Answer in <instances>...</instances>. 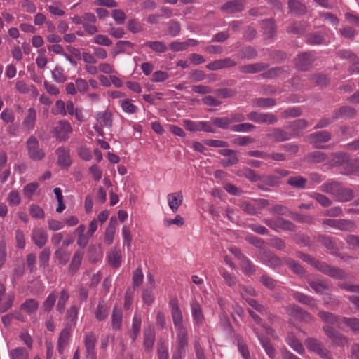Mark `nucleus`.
I'll return each mask as SVG.
<instances>
[{
    "label": "nucleus",
    "mask_w": 359,
    "mask_h": 359,
    "mask_svg": "<svg viewBox=\"0 0 359 359\" xmlns=\"http://www.w3.org/2000/svg\"><path fill=\"white\" fill-rule=\"evenodd\" d=\"M245 120V117L243 114L232 113L224 117H215L212 119V121L219 128L231 130L233 123L243 122Z\"/></svg>",
    "instance_id": "obj_1"
},
{
    "label": "nucleus",
    "mask_w": 359,
    "mask_h": 359,
    "mask_svg": "<svg viewBox=\"0 0 359 359\" xmlns=\"http://www.w3.org/2000/svg\"><path fill=\"white\" fill-rule=\"evenodd\" d=\"M312 266L324 274L334 278L345 279L346 278L344 271L337 267L331 266L321 261L315 259Z\"/></svg>",
    "instance_id": "obj_2"
},
{
    "label": "nucleus",
    "mask_w": 359,
    "mask_h": 359,
    "mask_svg": "<svg viewBox=\"0 0 359 359\" xmlns=\"http://www.w3.org/2000/svg\"><path fill=\"white\" fill-rule=\"evenodd\" d=\"M183 126L187 130L190 132L203 131L206 133H215V130L209 121H194L189 119L183 121Z\"/></svg>",
    "instance_id": "obj_3"
},
{
    "label": "nucleus",
    "mask_w": 359,
    "mask_h": 359,
    "mask_svg": "<svg viewBox=\"0 0 359 359\" xmlns=\"http://www.w3.org/2000/svg\"><path fill=\"white\" fill-rule=\"evenodd\" d=\"M249 121L257 123H266L268 125L275 124L278 121V118L272 113H262L257 111H251L247 115Z\"/></svg>",
    "instance_id": "obj_4"
},
{
    "label": "nucleus",
    "mask_w": 359,
    "mask_h": 359,
    "mask_svg": "<svg viewBox=\"0 0 359 359\" xmlns=\"http://www.w3.org/2000/svg\"><path fill=\"white\" fill-rule=\"evenodd\" d=\"M323 330L325 334L332 340L333 344L339 346H344L348 343V339L330 325H325Z\"/></svg>",
    "instance_id": "obj_5"
},
{
    "label": "nucleus",
    "mask_w": 359,
    "mask_h": 359,
    "mask_svg": "<svg viewBox=\"0 0 359 359\" xmlns=\"http://www.w3.org/2000/svg\"><path fill=\"white\" fill-rule=\"evenodd\" d=\"M97 342V336L93 332L87 333L84 335L83 343L86 351V357L88 359H97L95 346Z\"/></svg>",
    "instance_id": "obj_6"
},
{
    "label": "nucleus",
    "mask_w": 359,
    "mask_h": 359,
    "mask_svg": "<svg viewBox=\"0 0 359 359\" xmlns=\"http://www.w3.org/2000/svg\"><path fill=\"white\" fill-rule=\"evenodd\" d=\"M190 307L193 323L195 327L202 326L204 322V316L201 305L196 299H192L190 302Z\"/></svg>",
    "instance_id": "obj_7"
},
{
    "label": "nucleus",
    "mask_w": 359,
    "mask_h": 359,
    "mask_svg": "<svg viewBox=\"0 0 359 359\" xmlns=\"http://www.w3.org/2000/svg\"><path fill=\"white\" fill-rule=\"evenodd\" d=\"M286 312L291 316L303 322H310L313 316L297 305H289L285 308Z\"/></svg>",
    "instance_id": "obj_8"
},
{
    "label": "nucleus",
    "mask_w": 359,
    "mask_h": 359,
    "mask_svg": "<svg viewBox=\"0 0 359 359\" xmlns=\"http://www.w3.org/2000/svg\"><path fill=\"white\" fill-rule=\"evenodd\" d=\"M72 329V325L67 324L59 334L57 340V351L60 355L63 354L65 348L69 345Z\"/></svg>",
    "instance_id": "obj_9"
},
{
    "label": "nucleus",
    "mask_w": 359,
    "mask_h": 359,
    "mask_svg": "<svg viewBox=\"0 0 359 359\" xmlns=\"http://www.w3.org/2000/svg\"><path fill=\"white\" fill-rule=\"evenodd\" d=\"M72 130V126L67 121L60 120L54 127L53 133L57 139L65 140L68 138Z\"/></svg>",
    "instance_id": "obj_10"
},
{
    "label": "nucleus",
    "mask_w": 359,
    "mask_h": 359,
    "mask_svg": "<svg viewBox=\"0 0 359 359\" xmlns=\"http://www.w3.org/2000/svg\"><path fill=\"white\" fill-rule=\"evenodd\" d=\"M315 55L313 53H302L295 59L297 67L302 71H306L311 66L315 60Z\"/></svg>",
    "instance_id": "obj_11"
},
{
    "label": "nucleus",
    "mask_w": 359,
    "mask_h": 359,
    "mask_svg": "<svg viewBox=\"0 0 359 359\" xmlns=\"http://www.w3.org/2000/svg\"><path fill=\"white\" fill-rule=\"evenodd\" d=\"M322 223L323 225L329 226L342 231H350L354 226L352 222L342 219H324Z\"/></svg>",
    "instance_id": "obj_12"
},
{
    "label": "nucleus",
    "mask_w": 359,
    "mask_h": 359,
    "mask_svg": "<svg viewBox=\"0 0 359 359\" xmlns=\"http://www.w3.org/2000/svg\"><path fill=\"white\" fill-rule=\"evenodd\" d=\"M31 238L38 248H42L48 241V235L42 228L36 227L32 230Z\"/></svg>",
    "instance_id": "obj_13"
},
{
    "label": "nucleus",
    "mask_w": 359,
    "mask_h": 359,
    "mask_svg": "<svg viewBox=\"0 0 359 359\" xmlns=\"http://www.w3.org/2000/svg\"><path fill=\"white\" fill-rule=\"evenodd\" d=\"M264 223L271 229L276 231L279 229L290 230L293 226L292 222L279 217L271 219H266L264 220Z\"/></svg>",
    "instance_id": "obj_14"
},
{
    "label": "nucleus",
    "mask_w": 359,
    "mask_h": 359,
    "mask_svg": "<svg viewBox=\"0 0 359 359\" xmlns=\"http://www.w3.org/2000/svg\"><path fill=\"white\" fill-rule=\"evenodd\" d=\"M310 142L316 148H322L323 144L328 142L331 139V134L328 131H319L313 133L310 135Z\"/></svg>",
    "instance_id": "obj_15"
},
{
    "label": "nucleus",
    "mask_w": 359,
    "mask_h": 359,
    "mask_svg": "<svg viewBox=\"0 0 359 359\" xmlns=\"http://www.w3.org/2000/svg\"><path fill=\"white\" fill-rule=\"evenodd\" d=\"M171 315L173 324L175 328L185 327L183 323V316L177 301L174 300L170 302Z\"/></svg>",
    "instance_id": "obj_16"
},
{
    "label": "nucleus",
    "mask_w": 359,
    "mask_h": 359,
    "mask_svg": "<svg viewBox=\"0 0 359 359\" xmlns=\"http://www.w3.org/2000/svg\"><path fill=\"white\" fill-rule=\"evenodd\" d=\"M167 201L169 208L172 212L176 213L183 202V195L182 191L170 193L167 196Z\"/></svg>",
    "instance_id": "obj_17"
},
{
    "label": "nucleus",
    "mask_w": 359,
    "mask_h": 359,
    "mask_svg": "<svg viewBox=\"0 0 359 359\" xmlns=\"http://www.w3.org/2000/svg\"><path fill=\"white\" fill-rule=\"evenodd\" d=\"M259 257L261 261L271 268H276L281 265L280 259L274 254L262 251L260 252Z\"/></svg>",
    "instance_id": "obj_18"
},
{
    "label": "nucleus",
    "mask_w": 359,
    "mask_h": 359,
    "mask_svg": "<svg viewBox=\"0 0 359 359\" xmlns=\"http://www.w3.org/2000/svg\"><path fill=\"white\" fill-rule=\"evenodd\" d=\"M307 282L316 294H323L329 290L327 282L322 278H309Z\"/></svg>",
    "instance_id": "obj_19"
},
{
    "label": "nucleus",
    "mask_w": 359,
    "mask_h": 359,
    "mask_svg": "<svg viewBox=\"0 0 359 359\" xmlns=\"http://www.w3.org/2000/svg\"><path fill=\"white\" fill-rule=\"evenodd\" d=\"M27 149L29 151V154L31 157H43L44 153L43 151L39 149V144L37 139L31 136L27 140Z\"/></svg>",
    "instance_id": "obj_20"
},
{
    "label": "nucleus",
    "mask_w": 359,
    "mask_h": 359,
    "mask_svg": "<svg viewBox=\"0 0 359 359\" xmlns=\"http://www.w3.org/2000/svg\"><path fill=\"white\" fill-rule=\"evenodd\" d=\"M221 9L226 13H235L243 11V4L241 1L233 0L224 4Z\"/></svg>",
    "instance_id": "obj_21"
},
{
    "label": "nucleus",
    "mask_w": 359,
    "mask_h": 359,
    "mask_svg": "<svg viewBox=\"0 0 359 359\" xmlns=\"http://www.w3.org/2000/svg\"><path fill=\"white\" fill-rule=\"evenodd\" d=\"M292 297L301 304L307 305L313 309H317L316 300L312 297L304 294L300 292H294Z\"/></svg>",
    "instance_id": "obj_22"
},
{
    "label": "nucleus",
    "mask_w": 359,
    "mask_h": 359,
    "mask_svg": "<svg viewBox=\"0 0 359 359\" xmlns=\"http://www.w3.org/2000/svg\"><path fill=\"white\" fill-rule=\"evenodd\" d=\"M36 119V111L34 107L27 110V114L23 120L22 125L28 130H33Z\"/></svg>",
    "instance_id": "obj_23"
},
{
    "label": "nucleus",
    "mask_w": 359,
    "mask_h": 359,
    "mask_svg": "<svg viewBox=\"0 0 359 359\" xmlns=\"http://www.w3.org/2000/svg\"><path fill=\"white\" fill-rule=\"evenodd\" d=\"M268 136L277 142H283L290 138V134L281 128H273L268 134Z\"/></svg>",
    "instance_id": "obj_24"
},
{
    "label": "nucleus",
    "mask_w": 359,
    "mask_h": 359,
    "mask_svg": "<svg viewBox=\"0 0 359 359\" xmlns=\"http://www.w3.org/2000/svg\"><path fill=\"white\" fill-rule=\"evenodd\" d=\"M318 316L324 322L335 325L338 327H340L341 318L335 315L326 312L324 311H320L318 312Z\"/></svg>",
    "instance_id": "obj_25"
},
{
    "label": "nucleus",
    "mask_w": 359,
    "mask_h": 359,
    "mask_svg": "<svg viewBox=\"0 0 359 359\" xmlns=\"http://www.w3.org/2000/svg\"><path fill=\"white\" fill-rule=\"evenodd\" d=\"M96 119L101 126L109 128L112 125V114L109 111L98 112Z\"/></svg>",
    "instance_id": "obj_26"
},
{
    "label": "nucleus",
    "mask_w": 359,
    "mask_h": 359,
    "mask_svg": "<svg viewBox=\"0 0 359 359\" xmlns=\"http://www.w3.org/2000/svg\"><path fill=\"white\" fill-rule=\"evenodd\" d=\"M255 332L256 333L260 344H262L263 348L264 349L267 355L271 358L273 359L276 356V351L273 346L271 345V342L265 337H263L260 336L256 331L255 329H254Z\"/></svg>",
    "instance_id": "obj_27"
},
{
    "label": "nucleus",
    "mask_w": 359,
    "mask_h": 359,
    "mask_svg": "<svg viewBox=\"0 0 359 359\" xmlns=\"http://www.w3.org/2000/svg\"><path fill=\"white\" fill-rule=\"evenodd\" d=\"M356 114V110L351 107H342L339 109L336 110L334 113V119H338L340 118H351L355 116Z\"/></svg>",
    "instance_id": "obj_28"
},
{
    "label": "nucleus",
    "mask_w": 359,
    "mask_h": 359,
    "mask_svg": "<svg viewBox=\"0 0 359 359\" xmlns=\"http://www.w3.org/2000/svg\"><path fill=\"white\" fill-rule=\"evenodd\" d=\"M116 218L111 217L110 222L106 228L104 233V242L107 245H111L113 243L116 229Z\"/></svg>",
    "instance_id": "obj_29"
},
{
    "label": "nucleus",
    "mask_w": 359,
    "mask_h": 359,
    "mask_svg": "<svg viewBox=\"0 0 359 359\" xmlns=\"http://www.w3.org/2000/svg\"><path fill=\"white\" fill-rule=\"evenodd\" d=\"M318 241L326 248L331 254L335 253L336 241L334 238L328 236L320 235L318 237Z\"/></svg>",
    "instance_id": "obj_30"
},
{
    "label": "nucleus",
    "mask_w": 359,
    "mask_h": 359,
    "mask_svg": "<svg viewBox=\"0 0 359 359\" xmlns=\"http://www.w3.org/2000/svg\"><path fill=\"white\" fill-rule=\"evenodd\" d=\"M10 359H29V351L23 347H16L8 352Z\"/></svg>",
    "instance_id": "obj_31"
},
{
    "label": "nucleus",
    "mask_w": 359,
    "mask_h": 359,
    "mask_svg": "<svg viewBox=\"0 0 359 359\" xmlns=\"http://www.w3.org/2000/svg\"><path fill=\"white\" fill-rule=\"evenodd\" d=\"M341 322L354 333L359 334V318L356 317H342Z\"/></svg>",
    "instance_id": "obj_32"
},
{
    "label": "nucleus",
    "mask_w": 359,
    "mask_h": 359,
    "mask_svg": "<svg viewBox=\"0 0 359 359\" xmlns=\"http://www.w3.org/2000/svg\"><path fill=\"white\" fill-rule=\"evenodd\" d=\"M306 41L311 45H320L326 43L325 35L322 32L311 33L306 36Z\"/></svg>",
    "instance_id": "obj_33"
},
{
    "label": "nucleus",
    "mask_w": 359,
    "mask_h": 359,
    "mask_svg": "<svg viewBox=\"0 0 359 359\" xmlns=\"http://www.w3.org/2000/svg\"><path fill=\"white\" fill-rule=\"evenodd\" d=\"M177 343L179 349L184 348L187 345V330L186 327L176 328Z\"/></svg>",
    "instance_id": "obj_34"
},
{
    "label": "nucleus",
    "mask_w": 359,
    "mask_h": 359,
    "mask_svg": "<svg viewBox=\"0 0 359 359\" xmlns=\"http://www.w3.org/2000/svg\"><path fill=\"white\" fill-rule=\"evenodd\" d=\"M69 298V294L68 291L66 289L62 290L56 306V309L60 313L62 314L65 312L66 303Z\"/></svg>",
    "instance_id": "obj_35"
},
{
    "label": "nucleus",
    "mask_w": 359,
    "mask_h": 359,
    "mask_svg": "<svg viewBox=\"0 0 359 359\" xmlns=\"http://www.w3.org/2000/svg\"><path fill=\"white\" fill-rule=\"evenodd\" d=\"M265 65L261 63L245 65L240 67V71L245 74H255L262 71Z\"/></svg>",
    "instance_id": "obj_36"
},
{
    "label": "nucleus",
    "mask_w": 359,
    "mask_h": 359,
    "mask_svg": "<svg viewBox=\"0 0 359 359\" xmlns=\"http://www.w3.org/2000/svg\"><path fill=\"white\" fill-rule=\"evenodd\" d=\"M83 257V252L81 251H76L69 264V271L75 273L81 266Z\"/></svg>",
    "instance_id": "obj_37"
},
{
    "label": "nucleus",
    "mask_w": 359,
    "mask_h": 359,
    "mask_svg": "<svg viewBox=\"0 0 359 359\" xmlns=\"http://www.w3.org/2000/svg\"><path fill=\"white\" fill-rule=\"evenodd\" d=\"M155 340V334L152 330L145 331L144 334V346L147 352H150L153 348Z\"/></svg>",
    "instance_id": "obj_38"
},
{
    "label": "nucleus",
    "mask_w": 359,
    "mask_h": 359,
    "mask_svg": "<svg viewBox=\"0 0 359 359\" xmlns=\"http://www.w3.org/2000/svg\"><path fill=\"white\" fill-rule=\"evenodd\" d=\"M288 8L290 12L301 15L306 11L305 6L298 0H288Z\"/></svg>",
    "instance_id": "obj_39"
},
{
    "label": "nucleus",
    "mask_w": 359,
    "mask_h": 359,
    "mask_svg": "<svg viewBox=\"0 0 359 359\" xmlns=\"http://www.w3.org/2000/svg\"><path fill=\"white\" fill-rule=\"evenodd\" d=\"M353 191L351 189L339 187L336 197L339 201H348L353 198Z\"/></svg>",
    "instance_id": "obj_40"
},
{
    "label": "nucleus",
    "mask_w": 359,
    "mask_h": 359,
    "mask_svg": "<svg viewBox=\"0 0 359 359\" xmlns=\"http://www.w3.org/2000/svg\"><path fill=\"white\" fill-rule=\"evenodd\" d=\"M54 255L62 265H65L68 262L70 257V253L62 247H58L55 251Z\"/></svg>",
    "instance_id": "obj_41"
},
{
    "label": "nucleus",
    "mask_w": 359,
    "mask_h": 359,
    "mask_svg": "<svg viewBox=\"0 0 359 359\" xmlns=\"http://www.w3.org/2000/svg\"><path fill=\"white\" fill-rule=\"evenodd\" d=\"M39 307V303L34 299H28L21 305V310L25 312L31 314L35 312Z\"/></svg>",
    "instance_id": "obj_42"
},
{
    "label": "nucleus",
    "mask_w": 359,
    "mask_h": 359,
    "mask_svg": "<svg viewBox=\"0 0 359 359\" xmlns=\"http://www.w3.org/2000/svg\"><path fill=\"white\" fill-rule=\"evenodd\" d=\"M112 327L114 330H119L122 325V311L121 309L114 307L111 316Z\"/></svg>",
    "instance_id": "obj_43"
},
{
    "label": "nucleus",
    "mask_w": 359,
    "mask_h": 359,
    "mask_svg": "<svg viewBox=\"0 0 359 359\" xmlns=\"http://www.w3.org/2000/svg\"><path fill=\"white\" fill-rule=\"evenodd\" d=\"M143 46L149 47L154 52L156 53H164L167 50V46L161 41H146Z\"/></svg>",
    "instance_id": "obj_44"
},
{
    "label": "nucleus",
    "mask_w": 359,
    "mask_h": 359,
    "mask_svg": "<svg viewBox=\"0 0 359 359\" xmlns=\"http://www.w3.org/2000/svg\"><path fill=\"white\" fill-rule=\"evenodd\" d=\"M109 263L114 267L117 268L121 264V252L116 250H112L108 254Z\"/></svg>",
    "instance_id": "obj_45"
},
{
    "label": "nucleus",
    "mask_w": 359,
    "mask_h": 359,
    "mask_svg": "<svg viewBox=\"0 0 359 359\" xmlns=\"http://www.w3.org/2000/svg\"><path fill=\"white\" fill-rule=\"evenodd\" d=\"M53 80L57 83H62L66 81L67 76L64 74V69L60 66H56L51 72Z\"/></svg>",
    "instance_id": "obj_46"
},
{
    "label": "nucleus",
    "mask_w": 359,
    "mask_h": 359,
    "mask_svg": "<svg viewBox=\"0 0 359 359\" xmlns=\"http://www.w3.org/2000/svg\"><path fill=\"white\" fill-rule=\"evenodd\" d=\"M239 124H233L231 131L235 133H248L255 128V126L250 123H242Z\"/></svg>",
    "instance_id": "obj_47"
},
{
    "label": "nucleus",
    "mask_w": 359,
    "mask_h": 359,
    "mask_svg": "<svg viewBox=\"0 0 359 359\" xmlns=\"http://www.w3.org/2000/svg\"><path fill=\"white\" fill-rule=\"evenodd\" d=\"M306 348L310 351L316 354V353L322 348L323 344L314 338H308L305 341Z\"/></svg>",
    "instance_id": "obj_48"
},
{
    "label": "nucleus",
    "mask_w": 359,
    "mask_h": 359,
    "mask_svg": "<svg viewBox=\"0 0 359 359\" xmlns=\"http://www.w3.org/2000/svg\"><path fill=\"white\" fill-rule=\"evenodd\" d=\"M287 183L293 187L304 189L306 187V180L301 176L290 177Z\"/></svg>",
    "instance_id": "obj_49"
},
{
    "label": "nucleus",
    "mask_w": 359,
    "mask_h": 359,
    "mask_svg": "<svg viewBox=\"0 0 359 359\" xmlns=\"http://www.w3.org/2000/svg\"><path fill=\"white\" fill-rule=\"evenodd\" d=\"M254 106L257 107H269L276 104L275 100L272 98H257L253 101Z\"/></svg>",
    "instance_id": "obj_50"
},
{
    "label": "nucleus",
    "mask_w": 359,
    "mask_h": 359,
    "mask_svg": "<svg viewBox=\"0 0 359 359\" xmlns=\"http://www.w3.org/2000/svg\"><path fill=\"white\" fill-rule=\"evenodd\" d=\"M339 184L335 182H330L321 186V190L328 194L336 196L339 188Z\"/></svg>",
    "instance_id": "obj_51"
},
{
    "label": "nucleus",
    "mask_w": 359,
    "mask_h": 359,
    "mask_svg": "<svg viewBox=\"0 0 359 359\" xmlns=\"http://www.w3.org/2000/svg\"><path fill=\"white\" fill-rule=\"evenodd\" d=\"M239 264L243 273L246 274H251L255 271V267L250 260L244 257L239 260Z\"/></svg>",
    "instance_id": "obj_52"
},
{
    "label": "nucleus",
    "mask_w": 359,
    "mask_h": 359,
    "mask_svg": "<svg viewBox=\"0 0 359 359\" xmlns=\"http://www.w3.org/2000/svg\"><path fill=\"white\" fill-rule=\"evenodd\" d=\"M57 296L54 292L49 294L46 300L43 304V309L46 312H50L52 311L53 306H55Z\"/></svg>",
    "instance_id": "obj_53"
},
{
    "label": "nucleus",
    "mask_w": 359,
    "mask_h": 359,
    "mask_svg": "<svg viewBox=\"0 0 359 359\" xmlns=\"http://www.w3.org/2000/svg\"><path fill=\"white\" fill-rule=\"evenodd\" d=\"M119 104L123 111L127 114H134L137 110V107L134 105L129 99L121 100L119 101Z\"/></svg>",
    "instance_id": "obj_54"
},
{
    "label": "nucleus",
    "mask_w": 359,
    "mask_h": 359,
    "mask_svg": "<svg viewBox=\"0 0 359 359\" xmlns=\"http://www.w3.org/2000/svg\"><path fill=\"white\" fill-rule=\"evenodd\" d=\"M241 208L244 212H247L249 215H256V208H255V204L254 200L252 201H245L241 203L240 205Z\"/></svg>",
    "instance_id": "obj_55"
},
{
    "label": "nucleus",
    "mask_w": 359,
    "mask_h": 359,
    "mask_svg": "<svg viewBox=\"0 0 359 359\" xmlns=\"http://www.w3.org/2000/svg\"><path fill=\"white\" fill-rule=\"evenodd\" d=\"M288 345L297 353L302 354L304 352V348L302 344L294 337H290L287 339Z\"/></svg>",
    "instance_id": "obj_56"
},
{
    "label": "nucleus",
    "mask_w": 359,
    "mask_h": 359,
    "mask_svg": "<svg viewBox=\"0 0 359 359\" xmlns=\"http://www.w3.org/2000/svg\"><path fill=\"white\" fill-rule=\"evenodd\" d=\"M51 113L54 115L65 116L67 114L65 103L61 100H57L55 106L51 109Z\"/></svg>",
    "instance_id": "obj_57"
},
{
    "label": "nucleus",
    "mask_w": 359,
    "mask_h": 359,
    "mask_svg": "<svg viewBox=\"0 0 359 359\" xmlns=\"http://www.w3.org/2000/svg\"><path fill=\"white\" fill-rule=\"evenodd\" d=\"M141 316L138 313H135L133 316V339H135L137 334L140 332V327H141Z\"/></svg>",
    "instance_id": "obj_58"
},
{
    "label": "nucleus",
    "mask_w": 359,
    "mask_h": 359,
    "mask_svg": "<svg viewBox=\"0 0 359 359\" xmlns=\"http://www.w3.org/2000/svg\"><path fill=\"white\" fill-rule=\"evenodd\" d=\"M306 28V24L304 22H296L287 28V32L291 34L302 33Z\"/></svg>",
    "instance_id": "obj_59"
},
{
    "label": "nucleus",
    "mask_w": 359,
    "mask_h": 359,
    "mask_svg": "<svg viewBox=\"0 0 359 359\" xmlns=\"http://www.w3.org/2000/svg\"><path fill=\"white\" fill-rule=\"evenodd\" d=\"M263 27L264 29V34L267 37H272L275 34L276 27L274 22L271 20L264 21Z\"/></svg>",
    "instance_id": "obj_60"
},
{
    "label": "nucleus",
    "mask_w": 359,
    "mask_h": 359,
    "mask_svg": "<svg viewBox=\"0 0 359 359\" xmlns=\"http://www.w3.org/2000/svg\"><path fill=\"white\" fill-rule=\"evenodd\" d=\"M237 346L239 353L245 359H250V355L248 351V348L245 344L243 342L241 338L238 337L237 339Z\"/></svg>",
    "instance_id": "obj_61"
},
{
    "label": "nucleus",
    "mask_w": 359,
    "mask_h": 359,
    "mask_svg": "<svg viewBox=\"0 0 359 359\" xmlns=\"http://www.w3.org/2000/svg\"><path fill=\"white\" fill-rule=\"evenodd\" d=\"M261 283L270 290L274 289L277 286V281L266 274H263L260 278Z\"/></svg>",
    "instance_id": "obj_62"
},
{
    "label": "nucleus",
    "mask_w": 359,
    "mask_h": 359,
    "mask_svg": "<svg viewBox=\"0 0 359 359\" xmlns=\"http://www.w3.org/2000/svg\"><path fill=\"white\" fill-rule=\"evenodd\" d=\"M181 31V27L178 22L170 20L168 23V33L171 36H177Z\"/></svg>",
    "instance_id": "obj_63"
},
{
    "label": "nucleus",
    "mask_w": 359,
    "mask_h": 359,
    "mask_svg": "<svg viewBox=\"0 0 359 359\" xmlns=\"http://www.w3.org/2000/svg\"><path fill=\"white\" fill-rule=\"evenodd\" d=\"M108 316V310L107 307L100 302L97 307V311L95 313V317L97 320L101 321L105 319Z\"/></svg>",
    "instance_id": "obj_64"
}]
</instances>
